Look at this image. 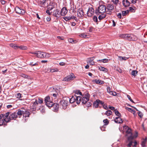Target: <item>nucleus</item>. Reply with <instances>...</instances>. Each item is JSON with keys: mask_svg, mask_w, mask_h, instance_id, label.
<instances>
[{"mask_svg": "<svg viewBox=\"0 0 147 147\" xmlns=\"http://www.w3.org/2000/svg\"><path fill=\"white\" fill-rule=\"evenodd\" d=\"M99 104H101V105H103L104 104V102H102V101L100 100V101H98Z\"/></svg>", "mask_w": 147, "mask_h": 147, "instance_id": "nucleus-63", "label": "nucleus"}, {"mask_svg": "<svg viewBox=\"0 0 147 147\" xmlns=\"http://www.w3.org/2000/svg\"><path fill=\"white\" fill-rule=\"evenodd\" d=\"M46 0H40L39 2V4L40 6L41 7H44L45 4L46 3Z\"/></svg>", "mask_w": 147, "mask_h": 147, "instance_id": "nucleus-21", "label": "nucleus"}, {"mask_svg": "<svg viewBox=\"0 0 147 147\" xmlns=\"http://www.w3.org/2000/svg\"><path fill=\"white\" fill-rule=\"evenodd\" d=\"M103 106L104 108L105 109H108L107 106L105 104H104L103 105Z\"/></svg>", "mask_w": 147, "mask_h": 147, "instance_id": "nucleus-61", "label": "nucleus"}, {"mask_svg": "<svg viewBox=\"0 0 147 147\" xmlns=\"http://www.w3.org/2000/svg\"><path fill=\"white\" fill-rule=\"evenodd\" d=\"M125 128L126 133V135L127 136V139L126 143H128V144L127 145L128 147H131L133 143L132 140L134 139V137L132 136L131 129L127 126H125Z\"/></svg>", "mask_w": 147, "mask_h": 147, "instance_id": "nucleus-1", "label": "nucleus"}, {"mask_svg": "<svg viewBox=\"0 0 147 147\" xmlns=\"http://www.w3.org/2000/svg\"><path fill=\"white\" fill-rule=\"evenodd\" d=\"M18 48H20L22 50H26L27 49V47H26L24 46H18Z\"/></svg>", "mask_w": 147, "mask_h": 147, "instance_id": "nucleus-36", "label": "nucleus"}, {"mask_svg": "<svg viewBox=\"0 0 147 147\" xmlns=\"http://www.w3.org/2000/svg\"><path fill=\"white\" fill-rule=\"evenodd\" d=\"M68 11L66 7H63L61 9L60 12L61 15L64 16H65L67 12Z\"/></svg>", "mask_w": 147, "mask_h": 147, "instance_id": "nucleus-13", "label": "nucleus"}, {"mask_svg": "<svg viewBox=\"0 0 147 147\" xmlns=\"http://www.w3.org/2000/svg\"><path fill=\"white\" fill-rule=\"evenodd\" d=\"M21 76L24 78L28 79L29 78V77L28 76L24 74H22L21 75Z\"/></svg>", "mask_w": 147, "mask_h": 147, "instance_id": "nucleus-42", "label": "nucleus"}, {"mask_svg": "<svg viewBox=\"0 0 147 147\" xmlns=\"http://www.w3.org/2000/svg\"><path fill=\"white\" fill-rule=\"evenodd\" d=\"M99 69L100 71H104L105 72H107V69L105 68V67H99Z\"/></svg>", "mask_w": 147, "mask_h": 147, "instance_id": "nucleus-35", "label": "nucleus"}, {"mask_svg": "<svg viewBox=\"0 0 147 147\" xmlns=\"http://www.w3.org/2000/svg\"><path fill=\"white\" fill-rule=\"evenodd\" d=\"M90 95L87 94V95H85L84 97H83L82 99V102L83 104H86L89 100Z\"/></svg>", "mask_w": 147, "mask_h": 147, "instance_id": "nucleus-10", "label": "nucleus"}, {"mask_svg": "<svg viewBox=\"0 0 147 147\" xmlns=\"http://www.w3.org/2000/svg\"><path fill=\"white\" fill-rule=\"evenodd\" d=\"M147 140V138H146L145 139H143V141L142 142L141 145L142 147L145 146V144Z\"/></svg>", "mask_w": 147, "mask_h": 147, "instance_id": "nucleus-25", "label": "nucleus"}, {"mask_svg": "<svg viewBox=\"0 0 147 147\" xmlns=\"http://www.w3.org/2000/svg\"><path fill=\"white\" fill-rule=\"evenodd\" d=\"M129 13V10L123 11L122 12V14L123 16H125Z\"/></svg>", "mask_w": 147, "mask_h": 147, "instance_id": "nucleus-37", "label": "nucleus"}, {"mask_svg": "<svg viewBox=\"0 0 147 147\" xmlns=\"http://www.w3.org/2000/svg\"><path fill=\"white\" fill-rule=\"evenodd\" d=\"M77 96L76 95L73 96L71 98L69 99V101L71 103H72L76 101V99L77 98Z\"/></svg>", "mask_w": 147, "mask_h": 147, "instance_id": "nucleus-19", "label": "nucleus"}, {"mask_svg": "<svg viewBox=\"0 0 147 147\" xmlns=\"http://www.w3.org/2000/svg\"><path fill=\"white\" fill-rule=\"evenodd\" d=\"M94 13V9L92 8L91 7L89 8L87 14L88 16L90 17Z\"/></svg>", "mask_w": 147, "mask_h": 147, "instance_id": "nucleus-12", "label": "nucleus"}, {"mask_svg": "<svg viewBox=\"0 0 147 147\" xmlns=\"http://www.w3.org/2000/svg\"><path fill=\"white\" fill-rule=\"evenodd\" d=\"M117 17L119 18L120 19H121V13H118L117 14Z\"/></svg>", "mask_w": 147, "mask_h": 147, "instance_id": "nucleus-54", "label": "nucleus"}, {"mask_svg": "<svg viewBox=\"0 0 147 147\" xmlns=\"http://www.w3.org/2000/svg\"><path fill=\"white\" fill-rule=\"evenodd\" d=\"M71 17V19H74L76 21H77V18H76V17L75 16H70Z\"/></svg>", "mask_w": 147, "mask_h": 147, "instance_id": "nucleus-56", "label": "nucleus"}, {"mask_svg": "<svg viewBox=\"0 0 147 147\" xmlns=\"http://www.w3.org/2000/svg\"><path fill=\"white\" fill-rule=\"evenodd\" d=\"M45 104L46 106L49 108L52 107L53 104L51 101H48L45 102Z\"/></svg>", "mask_w": 147, "mask_h": 147, "instance_id": "nucleus-22", "label": "nucleus"}, {"mask_svg": "<svg viewBox=\"0 0 147 147\" xmlns=\"http://www.w3.org/2000/svg\"><path fill=\"white\" fill-rule=\"evenodd\" d=\"M112 114V112L111 110H108L105 113V114L107 116H110Z\"/></svg>", "mask_w": 147, "mask_h": 147, "instance_id": "nucleus-32", "label": "nucleus"}, {"mask_svg": "<svg viewBox=\"0 0 147 147\" xmlns=\"http://www.w3.org/2000/svg\"><path fill=\"white\" fill-rule=\"evenodd\" d=\"M93 82L95 83L96 84H104V82L103 81L97 79H95L93 80Z\"/></svg>", "mask_w": 147, "mask_h": 147, "instance_id": "nucleus-20", "label": "nucleus"}, {"mask_svg": "<svg viewBox=\"0 0 147 147\" xmlns=\"http://www.w3.org/2000/svg\"><path fill=\"white\" fill-rule=\"evenodd\" d=\"M114 112L115 113V114H116V115L118 117H121V114L118 111L117 109H115V110H114Z\"/></svg>", "mask_w": 147, "mask_h": 147, "instance_id": "nucleus-33", "label": "nucleus"}, {"mask_svg": "<svg viewBox=\"0 0 147 147\" xmlns=\"http://www.w3.org/2000/svg\"><path fill=\"white\" fill-rule=\"evenodd\" d=\"M80 36L83 38H86L87 35L84 34H82L80 35Z\"/></svg>", "mask_w": 147, "mask_h": 147, "instance_id": "nucleus-51", "label": "nucleus"}, {"mask_svg": "<svg viewBox=\"0 0 147 147\" xmlns=\"http://www.w3.org/2000/svg\"><path fill=\"white\" fill-rule=\"evenodd\" d=\"M9 114V116L7 117L6 121L9 122L11 120H15L17 117L18 115L16 112L11 113L10 112Z\"/></svg>", "mask_w": 147, "mask_h": 147, "instance_id": "nucleus-5", "label": "nucleus"}, {"mask_svg": "<svg viewBox=\"0 0 147 147\" xmlns=\"http://www.w3.org/2000/svg\"><path fill=\"white\" fill-rule=\"evenodd\" d=\"M30 115L29 113V112L25 111H24V113L23 114V116L24 117H29Z\"/></svg>", "mask_w": 147, "mask_h": 147, "instance_id": "nucleus-28", "label": "nucleus"}, {"mask_svg": "<svg viewBox=\"0 0 147 147\" xmlns=\"http://www.w3.org/2000/svg\"><path fill=\"white\" fill-rule=\"evenodd\" d=\"M93 20L96 22H98V18L96 16H94L93 17Z\"/></svg>", "mask_w": 147, "mask_h": 147, "instance_id": "nucleus-47", "label": "nucleus"}, {"mask_svg": "<svg viewBox=\"0 0 147 147\" xmlns=\"http://www.w3.org/2000/svg\"><path fill=\"white\" fill-rule=\"evenodd\" d=\"M126 39L129 40L135 41L137 38L134 35L131 34H126Z\"/></svg>", "mask_w": 147, "mask_h": 147, "instance_id": "nucleus-6", "label": "nucleus"}, {"mask_svg": "<svg viewBox=\"0 0 147 147\" xmlns=\"http://www.w3.org/2000/svg\"><path fill=\"white\" fill-rule=\"evenodd\" d=\"M59 64L61 66H63L65 65V63L63 62H61L59 63Z\"/></svg>", "mask_w": 147, "mask_h": 147, "instance_id": "nucleus-62", "label": "nucleus"}, {"mask_svg": "<svg viewBox=\"0 0 147 147\" xmlns=\"http://www.w3.org/2000/svg\"><path fill=\"white\" fill-rule=\"evenodd\" d=\"M133 142L132 143V145L131 146V147L132 146V147H136V145L137 144V142H135L134 143V145H133Z\"/></svg>", "mask_w": 147, "mask_h": 147, "instance_id": "nucleus-59", "label": "nucleus"}, {"mask_svg": "<svg viewBox=\"0 0 147 147\" xmlns=\"http://www.w3.org/2000/svg\"><path fill=\"white\" fill-rule=\"evenodd\" d=\"M75 76L73 73H71L69 75L65 78L63 80L64 81L68 82L74 80Z\"/></svg>", "mask_w": 147, "mask_h": 147, "instance_id": "nucleus-8", "label": "nucleus"}, {"mask_svg": "<svg viewBox=\"0 0 147 147\" xmlns=\"http://www.w3.org/2000/svg\"><path fill=\"white\" fill-rule=\"evenodd\" d=\"M57 94L56 93H54L53 94V96L54 98V99H55L57 98Z\"/></svg>", "mask_w": 147, "mask_h": 147, "instance_id": "nucleus-58", "label": "nucleus"}, {"mask_svg": "<svg viewBox=\"0 0 147 147\" xmlns=\"http://www.w3.org/2000/svg\"><path fill=\"white\" fill-rule=\"evenodd\" d=\"M84 12L82 9H79L77 11L78 16L79 17H81L82 16H83Z\"/></svg>", "mask_w": 147, "mask_h": 147, "instance_id": "nucleus-14", "label": "nucleus"}, {"mask_svg": "<svg viewBox=\"0 0 147 147\" xmlns=\"http://www.w3.org/2000/svg\"><path fill=\"white\" fill-rule=\"evenodd\" d=\"M16 96L18 98H21V94L20 93H18L17 94Z\"/></svg>", "mask_w": 147, "mask_h": 147, "instance_id": "nucleus-49", "label": "nucleus"}, {"mask_svg": "<svg viewBox=\"0 0 147 147\" xmlns=\"http://www.w3.org/2000/svg\"><path fill=\"white\" fill-rule=\"evenodd\" d=\"M127 98H128L129 100L131 102L133 103H134V102L133 101V100L131 99L130 96L128 95H127Z\"/></svg>", "mask_w": 147, "mask_h": 147, "instance_id": "nucleus-48", "label": "nucleus"}, {"mask_svg": "<svg viewBox=\"0 0 147 147\" xmlns=\"http://www.w3.org/2000/svg\"><path fill=\"white\" fill-rule=\"evenodd\" d=\"M77 98L76 99L75 102L77 104H79L81 102L82 98L80 96H77Z\"/></svg>", "mask_w": 147, "mask_h": 147, "instance_id": "nucleus-26", "label": "nucleus"}, {"mask_svg": "<svg viewBox=\"0 0 147 147\" xmlns=\"http://www.w3.org/2000/svg\"><path fill=\"white\" fill-rule=\"evenodd\" d=\"M15 10L17 13L24 15L25 13V11L23 9H21L18 7H16L15 9Z\"/></svg>", "mask_w": 147, "mask_h": 147, "instance_id": "nucleus-9", "label": "nucleus"}, {"mask_svg": "<svg viewBox=\"0 0 147 147\" xmlns=\"http://www.w3.org/2000/svg\"><path fill=\"white\" fill-rule=\"evenodd\" d=\"M117 93L116 92H113L112 91L111 95H113V96H115L117 95Z\"/></svg>", "mask_w": 147, "mask_h": 147, "instance_id": "nucleus-57", "label": "nucleus"}, {"mask_svg": "<svg viewBox=\"0 0 147 147\" xmlns=\"http://www.w3.org/2000/svg\"><path fill=\"white\" fill-rule=\"evenodd\" d=\"M119 57L120 59L124 60H126L128 58H127L125 57L122 56H120Z\"/></svg>", "mask_w": 147, "mask_h": 147, "instance_id": "nucleus-45", "label": "nucleus"}, {"mask_svg": "<svg viewBox=\"0 0 147 147\" xmlns=\"http://www.w3.org/2000/svg\"><path fill=\"white\" fill-rule=\"evenodd\" d=\"M126 109H127L129 111H130V112H134V111H135L134 109H133L131 108L127 107L126 108Z\"/></svg>", "mask_w": 147, "mask_h": 147, "instance_id": "nucleus-50", "label": "nucleus"}, {"mask_svg": "<svg viewBox=\"0 0 147 147\" xmlns=\"http://www.w3.org/2000/svg\"><path fill=\"white\" fill-rule=\"evenodd\" d=\"M138 73V71L136 70H133L131 73V74L134 77H135Z\"/></svg>", "mask_w": 147, "mask_h": 147, "instance_id": "nucleus-34", "label": "nucleus"}, {"mask_svg": "<svg viewBox=\"0 0 147 147\" xmlns=\"http://www.w3.org/2000/svg\"><path fill=\"white\" fill-rule=\"evenodd\" d=\"M53 15L56 17H59L61 15L60 12L57 9L53 11Z\"/></svg>", "mask_w": 147, "mask_h": 147, "instance_id": "nucleus-16", "label": "nucleus"}, {"mask_svg": "<svg viewBox=\"0 0 147 147\" xmlns=\"http://www.w3.org/2000/svg\"><path fill=\"white\" fill-rule=\"evenodd\" d=\"M87 106L88 107H90V106L91 105H92V104L89 102H87Z\"/></svg>", "mask_w": 147, "mask_h": 147, "instance_id": "nucleus-60", "label": "nucleus"}, {"mask_svg": "<svg viewBox=\"0 0 147 147\" xmlns=\"http://www.w3.org/2000/svg\"><path fill=\"white\" fill-rule=\"evenodd\" d=\"M123 5L125 7L129 6L130 3L127 0H123Z\"/></svg>", "mask_w": 147, "mask_h": 147, "instance_id": "nucleus-18", "label": "nucleus"}, {"mask_svg": "<svg viewBox=\"0 0 147 147\" xmlns=\"http://www.w3.org/2000/svg\"><path fill=\"white\" fill-rule=\"evenodd\" d=\"M9 112H8L5 114L0 115V126L2 125L5 126L7 125V123H8L6 121L7 117L9 116Z\"/></svg>", "mask_w": 147, "mask_h": 147, "instance_id": "nucleus-2", "label": "nucleus"}, {"mask_svg": "<svg viewBox=\"0 0 147 147\" xmlns=\"http://www.w3.org/2000/svg\"><path fill=\"white\" fill-rule=\"evenodd\" d=\"M109 60L107 59H105L101 60H97L98 62H99L100 63L103 62V63H107L108 61Z\"/></svg>", "mask_w": 147, "mask_h": 147, "instance_id": "nucleus-29", "label": "nucleus"}, {"mask_svg": "<svg viewBox=\"0 0 147 147\" xmlns=\"http://www.w3.org/2000/svg\"><path fill=\"white\" fill-rule=\"evenodd\" d=\"M112 1L115 4H117L119 1V0H112Z\"/></svg>", "mask_w": 147, "mask_h": 147, "instance_id": "nucleus-53", "label": "nucleus"}, {"mask_svg": "<svg viewBox=\"0 0 147 147\" xmlns=\"http://www.w3.org/2000/svg\"><path fill=\"white\" fill-rule=\"evenodd\" d=\"M138 116L140 117V118L142 117L143 114H142V113L140 111H139L138 110Z\"/></svg>", "mask_w": 147, "mask_h": 147, "instance_id": "nucleus-46", "label": "nucleus"}, {"mask_svg": "<svg viewBox=\"0 0 147 147\" xmlns=\"http://www.w3.org/2000/svg\"><path fill=\"white\" fill-rule=\"evenodd\" d=\"M129 12L130 11L132 12H135V9L131 7H129V9L128 10Z\"/></svg>", "mask_w": 147, "mask_h": 147, "instance_id": "nucleus-43", "label": "nucleus"}, {"mask_svg": "<svg viewBox=\"0 0 147 147\" xmlns=\"http://www.w3.org/2000/svg\"><path fill=\"white\" fill-rule=\"evenodd\" d=\"M106 9H107L106 11L107 13L108 14L111 15L112 13L111 11H113L114 9V7L113 5L111 4H109L106 7Z\"/></svg>", "mask_w": 147, "mask_h": 147, "instance_id": "nucleus-7", "label": "nucleus"}, {"mask_svg": "<svg viewBox=\"0 0 147 147\" xmlns=\"http://www.w3.org/2000/svg\"><path fill=\"white\" fill-rule=\"evenodd\" d=\"M126 34H121L119 36L121 38H124L126 39Z\"/></svg>", "mask_w": 147, "mask_h": 147, "instance_id": "nucleus-44", "label": "nucleus"}, {"mask_svg": "<svg viewBox=\"0 0 147 147\" xmlns=\"http://www.w3.org/2000/svg\"><path fill=\"white\" fill-rule=\"evenodd\" d=\"M52 107L53 108L54 110L55 111H57L59 107V105L57 104H53Z\"/></svg>", "mask_w": 147, "mask_h": 147, "instance_id": "nucleus-24", "label": "nucleus"}, {"mask_svg": "<svg viewBox=\"0 0 147 147\" xmlns=\"http://www.w3.org/2000/svg\"><path fill=\"white\" fill-rule=\"evenodd\" d=\"M65 20H71V17L70 16H66L65 17Z\"/></svg>", "mask_w": 147, "mask_h": 147, "instance_id": "nucleus-52", "label": "nucleus"}, {"mask_svg": "<svg viewBox=\"0 0 147 147\" xmlns=\"http://www.w3.org/2000/svg\"><path fill=\"white\" fill-rule=\"evenodd\" d=\"M68 103V101L66 100H63L60 102L61 105V106L62 108L64 109L67 108Z\"/></svg>", "mask_w": 147, "mask_h": 147, "instance_id": "nucleus-11", "label": "nucleus"}, {"mask_svg": "<svg viewBox=\"0 0 147 147\" xmlns=\"http://www.w3.org/2000/svg\"><path fill=\"white\" fill-rule=\"evenodd\" d=\"M114 121L115 123H122L123 122L122 119L120 117H116L114 120Z\"/></svg>", "mask_w": 147, "mask_h": 147, "instance_id": "nucleus-15", "label": "nucleus"}, {"mask_svg": "<svg viewBox=\"0 0 147 147\" xmlns=\"http://www.w3.org/2000/svg\"><path fill=\"white\" fill-rule=\"evenodd\" d=\"M29 53L35 55L37 57L40 58H44L46 57L47 54L45 53L40 51L33 52H29Z\"/></svg>", "mask_w": 147, "mask_h": 147, "instance_id": "nucleus-4", "label": "nucleus"}, {"mask_svg": "<svg viewBox=\"0 0 147 147\" xmlns=\"http://www.w3.org/2000/svg\"><path fill=\"white\" fill-rule=\"evenodd\" d=\"M103 122L105 123V125H107L109 123L108 120L107 119L104 120H103Z\"/></svg>", "mask_w": 147, "mask_h": 147, "instance_id": "nucleus-40", "label": "nucleus"}, {"mask_svg": "<svg viewBox=\"0 0 147 147\" xmlns=\"http://www.w3.org/2000/svg\"><path fill=\"white\" fill-rule=\"evenodd\" d=\"M17 113V115L21 116L23 115L24 113V111L21 110L20 109H19L18 111V112L16 113Z\"/></svg>", "mask_w": 147, "mask_h": 147, "instance_id": "nucleus-27", "label": "nucleus"}, {"mask_svg": "<svg viewBox=\"0 0 147 147\" xmlns=\"http://www.w3.org/2000/svg\"><path fill=\"white\" fill-rule=\"evenodd\" d=\"M106 16L105 14H103L102 13L101 15L99 16L98 17V18L100 20L104 19L105 18Z\"/></svg>", "mask_w": 147, "mask_h": 147, "instance_id": "nucleus-30", "label": "nucleus"}, {"mask_svg": "<svg viewBox=\"0 0 147 147\" xmlns=\"http://www.w3.org/2000/svg\"><path fill=\"white\" fill-rule=\"evenodd\" d=\"M98 101H100V100L97 99L94 102L93 104V106L94 107L96 108L98 107L99 105Z\"/></svg>", "mask_w": 147, "mask_h": 147, "instance_id": "nucleus-23", "label": "nucleus"}, {"mask_svg": "<svg viewBox=\"0 0 147 147\" xmlns=\"http://www.w3.org/2000/svg\"><path fill=\"white\" fill-rule=\"evenodd\" d=\"M38 104L37 100L35 99V102L33 103L32 106H31V109H32L33 111L36 109V106L38 105Z\"/></svg>", "mask_w": 147, "mask_h": 147, "instance_id": "nucleus-17", "label": "nucleus"}, {"mask_svg": "<svg viewBox=\"0 0 147 147\" xmlns=\"http://www.w3.org/2000/svg\"><path fill=\"white\" fill-rule=\"evenodd\" d=\"M111 88L110 87H107V92L109 93L110 94H111V93H112V91H111Z\"/></svg>", "mask_w": 147, "mask_h": 147, "instance_id": "nucleus-41", "label": "nucleus"}, {"mask_svg": "<svg viewBox=\"0 0 147 147\" xmlns=\"http://www.w3.org/2000/svg\"><path fill=\"white\" fill-rule=\"evenodd\" d=\"M131 3L133 4H135L136 3L137 0H131Z\"/></svg>", "mask_w": 147, "mask_h": 147, "instance_id": "nucleus-64", "label": "nucleus"}, {"mask_svg": "<svg viewBox=\"0 0 147 147\" xmlns=\"http://www.w3.org/2000/svg\"><path fill=\"white\" fill-rule=\"evenodd\" d=\"M45 102L50 101V97L49 96H47L45 98Z\"/></svg>", "mask_w": 147, "mask_h": 147, "instance_id": "nucleus-38", "label": "nucleus"}, {"mask_svg": "<svg viewBox=\"0 0 147 147\" xmlns=\"http://www.w3.org/2000/svg\"><path fill=\"white\" fill-rule=\"evenodd\" d=\"M43 100L41 98H38V100L37 101V102L38 103L41 104L43 102Z\"/></svg>", "mask_w": 147, "mask_h": 147, "instance_id": "nucleus-39", "label": "nucleus"}, {"mask_svg": "<svg viewBox=\"0 0 147 147\" xmlns=\"http://www.w3.org/2000/svg\"><path fill=\"white\" fill-rule=\"evenodd\" d=\"M29 65H31L35 66L36 65H38V63H35L33 64V63L31 62L30 63Z\"/></svg>", "mask_w": 147, "mask_h": 147, "instance_id": "nucleus-55", "label": "nucleus"}, {"mask_svg": "<svg viewBox=\"0 0 147 147\" xmlns=\"http://www.w3.org/2000/svg\"><path fill=\"white\" fill-rule=\"evenodd\" d=\"M106 7L104 5H101L99 6L95 11V13L98 15L100 13H102L106 11Z\"/></svg>", "mask_w": 147, "mask_h": 147, "instance_id": "nucleus-3", "label": "nucleus"}, {"mask_svg": "<svg viewBox=\"0 0 147 147\" xmlns=\"http://www.w3.org/2000/svg\"><path fill=\"white\" fill-rule=\"evenodd\" d=\"M10 46L11 47L14 48L15 49H16L18 48V46H17L16 44H10Z\"/></svg>", "mask_w": 147, "mask_h": 147, "instance_id": "nucleus-31", "label": "nucleus"}]
</instances>
